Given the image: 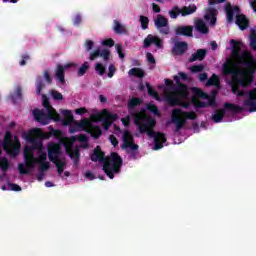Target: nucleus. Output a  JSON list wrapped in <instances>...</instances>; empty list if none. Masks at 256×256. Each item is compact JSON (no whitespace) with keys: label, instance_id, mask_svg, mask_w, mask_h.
<instances>
[{"label":"nucleus","instance_id":"f257e3e1","mask_svg":"<svg viewBox=\"0 0 256 256\" xmlns=\"http://www.w3.org/2000/svg\"><path fill=\"white\" fill-rule=\"evenodd\" d=\"M224 75L232 76V93L238 97H245V91L239 89V87H251L255 81L256 66L245 67L241 70H236L235 63L232 59H228L223 64L222 68Z\"/></svg>","mask_w":256,"mask_h":256},{"label":"nucleus","instance_id":"f03ea898","mask_svg":"<svg viewBox=\"0 0 256 256\" xmlns=\"http://www.w3.org/2000/svg\"><path fill=\"white\" fill-rule=\"evenodd\" d=\"M111 158L105 157V152L101 150V146H96L90 155L91 161L103 163V171L109 179H115V174L120 173L123 167V158L117 152H111Z\"/></svg>","mask_w":256,"mask_h":256},{"label":"nucleus","instance_id":"7ed1b4c3","mask_svg":"<svg viewBox=\"0 0 256 256\" xmlns=\"http://www.w3.org/2000/svg\"><path fill=\"white\" fill-rule=\"evenodd\" d=\"M132 119L134 120V124L136 127H138L140 133H147L148 137H151L154 140L161 137L162 143H167V137H165V134L154 132L153 129H155V125H157V121H155L154 118L147 117L141 114V112H135L132 114Z\"/></svg>","mask_w":256,"mask_h":256},{"label":"nucleus","instance_id":"20e7f679","mask_svg":"<svg viewBox=\"0 0 256 256\" xmlns=\"http://www.w3.org/2000/svg\"><path fill=\"white\" fill-rule=\"evenodd\" d=\"M232 45V57H234L236 63L242 67H256V60L251 55V52L244 50L241 52V47H243V42L237 40H230Z\"/></svg>","mask_w":256,"mask_h":256},{"label":"nucleus","instance_id":"39448f33","mask_svg":"<svg viewBox=\"0 0 256 256\" xmlns=\"http://www.w3.org/2000/svg\"><path fill=\"white\" fill-rule=\"evenodd\" d=\"M43 107L47 110V114L45 112L35 109L33 111V115L35 120L38 123H41V125H49L50 121H60L61 116L53 106H51V102H49V98H47V95L43 94Z\"/></svg>","mask_w":256,"mask_h":256},{"label":"nucleus","instance_id":"423d86ee","mask_svg":"<svg viewBox=\"0 0 256 256\" xmlns=\"http://www.w3.org/2000/svg\"><path fill=\"white\" fill-rule=\"evenodd\" d=\"M224 10L228 23H233V17L236 15L235 23L238 25L239 29L245 31V29L249 28V19L245 14H239L241 13V8H239V6H233L228 2L225 4Z\"/></svg>","mask_w":256,"mask_h":256},{"label":"nucleus","instance_id":"0eeeda50","mask_svg":"<svg viewBox=\"0 0 256 256\" xmlns=\"http://www.w3.org/2000/svg\"><path fill=\"white\" fill-rule=\"evenodd\" d=\"M174 81L177 85L174 92L165 96V101H167L171 107L179 105L180 100L177 98V95H179L180 97H187V85L181 83V79L179 78V76H174Z\"/></svg>","mask_w":256,"mask_h":256},{"label":"nucleus","instance_id":"6e6552de","mask_svg":"<svg viewBox=\"0 0 256 256\" xmlns=\"http://www.w3.org/2000/svg\"><path fill=\"white\" fill-rule=\"evenodd\" d=\"M117 114H113L109 112L107 109H104L103 111L93 114L91 116V120L93 123H99L102 121V127L105 129V131H109V128L111 125H113V121H117Z\"/></svg>","mask_w":256,"mask_h":256},{"label":"nucleus","instance_id":"1a4fd4ad","mask_svg":"<svg viewBox=\"0 0 256 256\" xmlns=\"http://www.w3.org/2000/svg\"><path fill=\"white\" fill-rule=\"evenodd\" d=\"M187 116L183 113L181 108H175L171 113V123L175 125V132L181 131L187 125Z\"/></svg>","mask_w":256,"mask_h":256},{"label":"nucleus","instance_id":"9d476101","mask_svg":"<svg viewBox=\"0 0 256 256\" xmlns=\"http://www.w3.org/2000/svg\"><path fill=\"white\" fill-rule=\"evenodd\" d=\"M123 149H131V151H134L132 153V157L134 159H137L135 155H138L139 152V145L135 144V139L133 138V135L128 130L124 131L123 133Z\"/></svg>","mask_w":256,"mask_h":256},{"label":"nucleus","instance_id":"9b49d317","mask_svg":"<svg viewBox=\"0 0 256 256\" xmlns=\"http://www.w3.org/2000/svg\"><path fill=\"white\" fill-rule=\"evenodd\" d=\"M26 141L32 144L30 146L34 151H38L37 155L38 157H41L42 153H46L45 150H43V142L39 138H34L35 134L32 133V130L28 133H24L22 136Z\"/></svg>","mask_w":256,"mask_h":256},{"label":"nucleus","instance_id":"f8f14e48","mask_svg":"<svg viewBox=\"0 0 256 256\" xmlns=\"http://www.w3.org/2000/svg\"><path fill=\"white\" fill-rule=\"evenodd\" d=\"M61 144L59 143H49L48 144V159L52 163H57V161H60L61 157Z\"/></svg>","mask_w":256,"mask_h":256},{"label":"nucleus","instance_id":"ddd939ff","mask_svg":"<svg viewBox=\"0 0 256 256\" xmlns=\"http://www.w3.org/2000/svg\"><path fill=\"white\" fill-rule=\"evenodd\" d=\"M2 147L4 151H7V153H12V155H17L18 148L13 145V134L11 132L7 131L4 135V141L2 144Z\"/></svg>","mask_w":256,"mask_h":256},{"label":"nucleus","instance_id":"4468645a","mask_svg":"<svg viewBox=\"0 0 256 256\" xmlns=\"http://www.w3.org/2000/svg\"><path fill=\"white\" fill-rule=\"evenodd\" d=\"M26 164L20 163L18 165V171L20 175H29L31 170L35 169V164L37 163V158H24Z\"/></svg>","mask_w":256,"mask_h":256},{"label":"nucleus","instance_id":"2eb2a0df","mask_svg":"<svg viewBox=\"0 0 256 256\" xmlns=\"http://www.w3.org/2000/svg\"><path fill=\"white\" fill-rule=\"evenodd\" d=\"M155 25L157 29H160V33H162L163 35H169V20H167V18L159 15L155 19Z\"/></svg>","mask_w":256,"mask_h":256},{"label":"nucleus","instance_id":"dca6fc26","mask_svg":"<svg viewBox=\"0 0 256 256\" xmlns=\"http://www.w3.org/2000/svg\"><path fill=\"white\" fill-rule=\"evenodd\" d=\"M151 45H155L158 49H161V47H163V40H161L159 36H153V34H149L144 39V48L149 49Z\"/></svg>","mask_w":256,"mask_h":256},{"label":"nucleus","instance_id":"f3484780","mask_svg":"<svg viewBox=\"0 0 256 256\" xmlns=\"http://www.w3.org/2000/svg\"><path fill=\"white\" fill-rule=\"evenodd\" d=\"M36 161L39 164V173H45V171H49L51 163L47 162V152H42L41 155L37 157Z\"/></svg>","mask_w":256,"mask_h":256},{"label":"nucleus","instance_id":"a211bd4d","mask_svg":"<svg viewBox=\"0 0 256 256\" xmlns=\"http://www.w3.org/2000/svg\"><path fill=\"white\" fill-rule=\"evenodd\" d=\"M70 67H73V64H66L64 66L59 64L55 70V77L62 85L65 83V70L69 69Z\"/></svg>","mask_w":256,"mask_h":256},{"label":"nucleus","instance_id":"6ab92c4d","mask_svg":"<svg viewBox=\"0 0 256 256\" xmlns=\"http://www.w3.org/2000/svg\"><path fill=\"white\" fill-rule=\"evenodd\" d=\"M66 153L72 159L74 167H79V161L81 160V152L79 148H66Z\"/></svg>","mask_w":256,"mask_h":256},{"label":"nucleus","instance_id":"aec40b11","mask_svg":"<svg viewBox=\"0 0 256 256\" xmlns=\"http://www.w3.org/2000/svg\"><path fill=\"white\" fill-rule=\"evenodd\" d=\"M175 35L179 37H193V26H178L175 29Z\"/></svg>","mask_w":256,"mask_h":256},{"label":"nucleus","instance_id":"412c9836","mask_svg":"<svg viewBox=\"0 0 256 256\" xmlns=\"http://www.w3.org/2000/svg\"><path fill=\"white\" fill-rule=\"evenodd\" d=\"M189 49V44L187 42H176L174 44V47L172 48L173 55H185L187 53V50Z\"/></svg>","mask_w":256,"mask_h":256},{"label":"nucleus","instance_id":"4be33fe9","mask_svg":"<svg viewBox=\"0 0 256 256\" xmlns=\"http://www.w3.org/2000/svg\"><path fill=\"white\" fill-rule=\"evenodd\" d=\"M204 19L205 21H210L211 27H215V25H217V9L207 8Z\"/></svg>","mask_w":256,"mask_h":256},{"label":"nucleus","instance_id":"5701e85b","mask_svg":"<svg viewBox=\"0 0 256 256\" xmlns=\"http://www.w3.org/2000/svg\"><path fill=\"white\" fill-rule=\"evenodd\" d=\"M194 27L196 31H198V33H201L202 35H207V33H209V27L201 18H196L194 20Z\"/></svg>","mask_w":256,"mask_h":256},{"label":"nucleus","instance_id":"b1692460","mask_svg":"<svg viewBox=\"0 0 256 256\" xmlns=\"http://www.w3.org/2000/svg\"><path fill=\"white\" fill-rule=\"evenodd\" d=\"M89 125V120L83 119L80 122H76L75 126H71L69 128V133H77V131H85L87 129V126Z\"/></svg>","mask_w":256,"mask_h":256},{"label":"nucleus","instance_id":"393cba45","mask_svg":"<svg viewBox=\"0 0 256 256\" xmlns=\"http://www.w3.org/2000/svg\"><path fill=\"white\" fill-rule=\"evenodd\" d=\"M207 57V50L198 49L191 57L188 59L189 63H195V61H203Z\"/></svg>","mask_w":256,"mask_h":256},{"label":"nucleus","instance_id":"a878e982","mask_svg":"<svg viewBox=\"0 0 256 256\" xmlns=\"http://www.w3.org/2000/svg\"><path fill=\"white\" fill-rule=\"evenodd\" d=\"M87 133H89L91 137H93V139H99V137L103 135V130L101 129L100 126L92 125L87 130Z\"/></svg>","mask_w":256,"mask_h":256},{"label":"nucleus","instance_id":"bb28decb","mask_svg":"<svg viewBox=\"0 0 256 256\" xmlns=\"http://www.w3.org/2000/svg\"><path fill=\"white\" fill-rule=\"evenodd\" d=\"M12 103L17 104V101H23V88L21 86H18L14 93L11 94Z\"/></svg>","mask_w":256,"mask_h":256},{"label":"nucleus","instance_id":"cd10ccee","mask_svg":"<svg viewBox=\"0 0 256 256\" xmlns=\"http://www.w3.org/2000/svg\"><path fill=\"white\" fill-rule=\"evenodd\" d=\"M32 135L38 137V139H49L51 137V131L43 132L40 128H33Z\"/></svg>","mask_w":256,"mask_h":256},{"label":"nucleus","instance_id":"c85d7f7f","mask_svg":"<svg viewBox=\"0 0 256 256\" xmlns=\"http://www.w3.org/2000/svg\"><path fill=\"white\" fill-rule=\"evenodd\" d=\"M182 17H187V15H193L197 11V6L195 4L189 6H183L180 9Z\"/></svg>","mask_w":256,"mask_h":256},{"label":"nucleus","instance_id":"c756f323","mask_svg":"<svg viewBox=\"0 0 256 256\" xmlns=\"http://www.w3.org/2000/svg\"><path fill=\"white\" fill-rule=\"evenodd\" d=\"M128 74L131 77H137L138 79H143V77H145V71H143L141 68H131L128 71Z\"/></svg>","mask_w":256,"mask_h":256},{"label":"nucleus","instance_id":"7c9ffc66","mask_svg":"<svg viewBox=\"0 0 256 256\" xmlns=\"http://www.w3.org/2000/svg\"><path fill=\"white\" fill-rule=\"evenodd\" d=\"M223 117H225V108L216 110L212 116V120L214 123H221V121H223Z\"/></svg>","mask_w":256,"mask_h":256},{"label":"nucleus","instance_id":"2f4dec72","mask_svg":"<svg viewBox=\"0 0 256 256\" xmlns=\"http://www.w3.org/2000/svg\"><path fill=\"white\" fill-rule=\"evenodd\" d=\"M113 30L117 35H125L127 33V29L117 20L114 21Z\"/></svg>","mask_w":256,"mask_h":256},{"label":"nucleus","instance_id":"473e14b6","mask_svg":"<svg viewBox=\"0 0 256 256\" xmlns=\"http://www.w3.org/2000/svg\"><path fill=\"white\" fill-rule=\"evenodd\" d=\"M224 109L227 111H232V113H241V111H243V107L231 103H225Z\"/></svg>","mask_w":256,"mask_h":256},{"label":"nucleus","instance_id":"72a5a7b5","mask_svg":"<svg viewBox=\"0 0 256 256\" xmlns=\"http://www.w3.org/2000/svg\"><path fill=\"white\" fill-rule=\"evenodd\" d=\"M220 84L219 76L217 74H213L206 82V87H217Z\"/></svg>","mask_w":256,"mask_h":256},{"label":"nucleus","instance_id":"f704fd0d","mask_svg":"<svg viewBox=\"0 0 256 256\" xmlns=\"http://www.w3.org/2000/svg\"><path fill=\"white\" fill-rule=\"evenodd\" d=\"M9 167H11L9 160L6 157L1 158L0 159V169H1L2 173H7L9 171Z\"/></svg>","mask_w":256,"mask_h":256},{"label":"nucleus","instance_id":"c9c22d12","mask_svg":"<svg viewBox=\"0 0 256 256\" xmlns=\"http://www.w3.org/2000/svg\"><path fill=\"white\" fill-rule=\"evenodd\" d=\"M141 105L140 98H132L128 101V111H133L135 107H139Z\"/></svg>","mask_w":256,"mask_h":256},{"label":"nucleus","instance_id":"e433bc0d","mask_svg":"<svg viewBox=\"0 0 256 256\" xmlns=\"http://www.w3.org/2000/svg\"><path fill=\"white\" fill-rule=\"evenodd\" d=\"M54 165L56 166L58 174L63 175V171H65L67 163L65 161L56 160V162H54Z\"/></svg>","mask_w":256,"mask_h":256},{"label":"nucleus","instance_id":"4c0bfd02","mask_svg":"<svg viewBox=\"0 0 256 256\" xmlns=\"http://www.w3.org/2000/svg\"><path fill=\"white\" fill-rule=\"evenodd\" d=\"M43 89H45V82H43L41 77H38L36 79V95H41Z\"/></svg>","mask_w":256,"mask_h":256},{"label":"nucleus","instance_id":"58836bf2","mask_svg":"<svg viewBox=\"0 0 256 256\" xmlns=\"http://www.w3.org/2000/svg\"><path fill=\"white\" fill-rule=\"evenodd\" d=\"M250 49L256 51V30L252 29L250 32Z\"/></svg>","mask_w":256,"mask_h":256},{"label":"nucleus","instance_id":"ea45409f","mask_svg":"<svg viewBox=\"0 0 256 256\" xmlns=\"http://www.w3.org/2000/svg\"><path fill=\"white\" fill-rule=\"evenodd\" d=\"M24 158H35V150L31 146H25Z\"/></svg>","mask_w":256,"mask_h":256},{"label":"nucleus","instance_id":"a19ab883","mask_svg":"<svg viewBox=\"0 0 256 256\" xmlns=\"http://www.w3.org/2000/svg\"><path fill=\"white\" fill-rule=\"evenodd\" d=\"M181 15V9L179 6H174L170 11H169V16L171 19H177Z\"/></svg>","mask_w":256,"mask_h":256},{"label":"nucleus","instance_id":"79ce46f5","mask_svg":"<svg viewBox=\"0 0 256 256\" xmlns=\"http://www.w3.org/2000/svg\"><path fill=\"white\" fill-rule=\"evenodd\" d=\"M244 105H246V107H249V111L250 113H255L256 111V101L255 100H251V99H247L244 101Z\"/></svg>","mask_w":256,"mask_h":256},{"label":"nucleus","instance_id":"37998d69","mask_svg":"<svg viewBox=\"0 0 256 256\" xmlns=\"http://www.w3.org/2000/svg\"><path fill=\"white\" fill-rule=\"evenodd\" d=\"M89 70V62H84L82 66L78 69V77H83L85 73Z\"/></svg>","mask_w":256,"mask_h":256},{"label":"nucleus","instance_id":"c03bdc74","mask_svg":"<svg viewBox=\"0 0 256 256\" xmlns=\"http://www.w3.org/2000/svg\"><path fill=\"white\" fill-rule=\"evenodd\" d=\"M146 88L148 91V95H150V97H154V98L159 97V93H157V91H155V89L151 87V84L149 82H146Z\"/></svg>","mask_w":256,"mask_h":256},{"label":"nucleus","instance_id":"a18cd8bd","mask_svg":"<svg viewBox=\"0 0 256 256\" xmlns=\"http://www.w3.org/2000/svg\"><path fill=\"white\" fill-rule=\"evenodd\" d=\"M140 23H141V27L142 29H149V18L147 16H140Z\"/></svg>","mask_w":256,"mask_h":256},{"label":"nucleus","instance_id":"49530a36","mask_svg":"<svg viewBox=\"0 0 256 256\" xmlns=\"http://www.w3.org/2000/svg\"><path fill=\"white\" fill-rule=\"evenodd\" d=\"M163 139L161 137H158L154 140V150L159 151V149H163Z\"/></svg>","mask_w":256,"mask_h":256},{"label":"nucleus","instance_id":"de8ad7c7","mask_svg":"<svg viewBox=\"0 0 256 256\" xmlns=\"http://www.w3.org/2000/svg\"><path fill=\"white\" fill-rule=\"evenodd\" d=\"M50 135L51 137H55V139H61L63 132L61 130H56L53 127H50Z\"/></svg>","mask_w":256,"mask_h":256},{"label":"nucleus","instance_id":"09e8293b","mask_svg":"<svg viewBox=\"0 0 256 256\" xmlns=\"http://www.w3.org/2000/svg\"><path fill=\"white\" fill-rule=\"evenodd\" d=\"M204 69L205 66H203V64L193 65L190 67L191 73H201V71H203Z\"/></svg>","mask_w":256,"mask_h":256},{"label":"nucleus","instance_id":"8fccbe9b","mask_svg":"<svg viewBox=\"0 0 256 256\" xmlns=\"http://www.w3.org/2000/svg\"><path fill=\"white\" fill-rule=\"evenodd\" d=\"M184 117L188 118L190 121H195V119H197V113H195L194 111H183Z\"/></svg>","mask_w":256,"mask_h":256},{"label":"nucleus","instance_id":"3c124183","mask_svg":"<svg viewBox=\"0 0 256 256\" xmlns=\"http://www.w3.org/2000/svg\"><path fill=\"white\" fill-rule=\"evenodd\" d=\"M95 71H97V73L101 76H103V74L106 73L105 66H103V64L101 63H96Z\"/></svg>","mask_w":256,"mask_h":256},{"label":"nucleus","instance_id":"603ef678","mask_svg":"<svg viewBox=\"0 0 256 256\" xmlns=\"http://www.w3.org/2000/svg\"><path fill=\"white\" fill-rule=\"evenodd\" d=\"M51 95L55 101H62L63 94H61L59 91L52 90Z\"/></svg>","mask_w":256,"mask_h":256},{"label":"nucleus","instance_id":"864d4df0","mask_svg":"<svg viewBox=\"0 0 256 256\" xmlns=\"http://www.w3.org/2000/svg\"><path fill=\"white\" fill-rule=\"evenodd\" d=\"M101 55V50L100 49H96L93 52L90 53V61H95L97 59V57H100Z\"/></svg>","mask_w":256,"mask_h":256},{"label":"nucleus","instance_id":"5fc2aeb1","mask_svg":"<svg viewBox=\"0 0 256 256\" xmlns=\"http://www.w3.org/2000/svg\"><path fill=\"white\" fill-rule=\"evenodd\" d=\"M207 105L208 107H217V100L215 98V95L208 97Z\"/></svg>","mask_w":256,"mask_h":256},{"label":"nucleus","instance_id":"6e6d98bb","mask_svg":"<svg viewBox=\"0 0 256 256\" xmlns=\"http://www.w3.org/2000/svg\"><path fill=\"white\" fill-rule=\"evenodd\" d=\"M43 79L48 83V85H51L53 83V78H51V74H49V71H44Z\"/></svg>","mask_w":256,"mask_h":256},{"label":"nucleus","instance_id":"4d7b16f0","mask_svg":"<svg viewBox=\"0 0 256 256\" xmlns=\"http://www.w3.org/2000/svg\"><path fill=\"white\" fill-rule=\"evenodd\" d=\"M100 57L104 59V61H109V57H111V52L107 49L102 50L100 52Z\"/></svg>","mask_w":256,"mask_h":256},{"label":"nucleus","instance_id":"13d9d810","mask_svg":"<svg viewBox=\"0 0 256 256\" xmlns=\"http://www.w3.org/2000/svg\"><path fill=\"white\" fill-rule=\"evenodd\" d=\"M147 109L151 113H154V115H158L159 114V108H157V106L155 104H148L147 105Z\"/></svg>","mask_w":256,"mask_h":256},{"label":"nucleus","instance_id":"bf43d9fd","mask_svg":"<svg viewBox=\"0 0 256 256\" xmlns=\"http://www.w3.org/2000/svg\"><path fill=\"white\" fill-rule=\"evenodd\" d=\"M102 45L104 47H114L115 46V41L111 38L105 39L102 41Z\"/></svg>","mask_w":256,"mask_h":256},{"label":"nucleus","instance_id":"052dcab7","mask_svg":"<svg viewBox=\"0 0 256 256\" xmlns=\"http://www.w3.org/2000/svg\"><path fill=\"white\" fill-rule=\"evenodd\" d=\"M116 51H117L120 59H125V54L123 53V45L116 44Z\"/></svg>","mask_w":256,"mask_h":256},{"label":"nucleus","instance_id":"680f3d73","mask_svg":"<svg viewBox=\"0 0 256 256\" xmlns=\"http://www.w3.org/2000/svg\"><path fill=\"white\" fill-rule=\"evenodd\" d=\"M116 71H117V69L115 68V65L110 64L109 68H108V77H109V79H111L113 77V75H115Z\"/></svg>","mask_w":256,"mask_h":256},{"label":"nucleus","instance_id":"e2e57ef3","mask_svg":"<svg viewBox=\"0 0 256 256\" xmlns=\"http://www.w3.org/2000/svg\"><path fill=\"white\" fill-rule=\"evenodd\" d=\"M248 95V99L252 100V101H256V88L249 90L247 92Z\"/></svg>","mask_w":256,"mask_h":256},{"label":"nucleus","instance_id":"0e129e2a","mask_svg":"<svg viewBox=\"0 0 256 256\" xmlns=\"http://www.w3.org/2000/svg\"><path fill=\"white\" fill-rule=\"evenodd\" d=\"M146 59L148 62L151 63V65H155V63H156L155 56H153V54L151 52H147Z\"/></svg>","mask_w":256,"mask_h":256},{"label":"nucleus","instance_id":"69168bd1","mask_svg":"<svg viewBox=\"0 0 256 256\" xmlns=\"http://www.w3.org/2000/svg\"><path fill=\"white\" fill-rule=\"evenodd\" d=\"M75 121V118H73V116H70L69 118H65L63 121H62V124L67 127L69 125H71L73 122Z\"/></svg>","mask_w":256,"mask_h":256},{"label":"nucleus","instance_id":"338daca9","mask_svg":"<svg viewBox=\"0 0 256 256\" xmlns=\"http://www.w3.org/2000/svg\"><path fill=\"white\" fill-rule=\"evenodd\" d=\"M93 45H95L93 40H86L84 47H85L86 51H91V49H93Z\"/></svg>","mask_w":256,"mask_h":256},{"label":"nucleus","instance_id":"774afa93","mask_svg":"<svg viewBox=\"0 0 256 256\" xmlns=\"http://www.w3.org/2000/svg\"><path fill=\"white\" fill-rule=\"evenodd\" d=\"M8 189H10V191H21V186L13 183H8Z\"/></svg>","mask_w":256,"mask_h":256}]
</instances>
